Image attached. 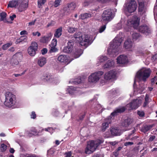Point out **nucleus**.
I'll use <instances>...</instances> for the list:
<instances>
[{
	"label": "nucleus",
	"mask_w": 157,
	"mask_h": 157,
	"mask_svg": "<svg viewBox=\"0 0 157 157\" xmlns=\"http://www.w3.org/2000/svg\"><path fill=\"white\" fill-rule=\"evenodd\" d=\"M26 157H38L37 156H36V155L34 154H30L29 155Z\"/></svg>",
	"instance_id": "obj_64"
},
{
	"label": "nucleus",
	"mask_w": 157,
	"mask_h": 157,
	"mask_svg": "<svg viewBox=\"0 0 157 157\" xmlns=\"http://www.w3.org/2000/svg\"><path fill=\"white\" fill-rule=\"evenodd\" d=\"M50 50L49 52L50 53L52 52H55L58 51V49L55 46H50L49 47Z\"/></svg>",
	"instance_id": "obj_39"
},
{
	"label": "nucleus",
	"mask_w": 157,
	"mask_h": 157,
	"mask_svg": "<svg viewBox=\"0 0 157 157\" xmlns=\"http://www.w3.org/2000/svg\"><path fill=\"white\" fill-rule=\"evenodd\" d=\"M76 88L73 86H70L67 88V91L71 95L75 93L76 91Z\"/></svg>",
	"instance_id": "obj_31"
},
{
	"label": "nucleus",
	"mask_w": 157,
	"mask_h": 157,
	"mask_svg": "<svg viewBox=\"0 0 157 157\" xmlns=\"http://www.w3.org/2000/svg\"><path fill=\"white\" fill-rule=\"evenodd\" d=\"M51 36L52 34L50 33L48 36L42 37L40 40V41L43 43H48L51 40Z\"/></svg>",
	"instance_id": "obj_27"
},
{
	"label": "nucleus",
	"mask_w": 157,
	"mask_h": 157,
	"mask_svg": "<svg viewBox=\"0 0 157 157\" xmlns=\"http://www.w3.org/2000/svg\"><path fill=\"white\" fill-rule=\"evenodd\" d=\"M79 44L81 46L85 47V49L90 45L93 42L87 34H83L79 36Z\"/></svg>",
	"instance_id": "obj_2"
},
{
	"label": "nucleus",
	"mask_w": 157,
	"mask_h": 157,
	"mask_svg": "<svg viewBox=\"0 0 157 157\" xmlns=\"http://www.w3.org/2000/svg\"><path fill=\"white\" fill-rule=\"evenodd\" d=\"M27 40L26 37L25 36H22L19 39L17 40L16 42V44H18L20 43H24L26 42Z\"/></svg>",
	"instance_id": "obj_32"
},
{
	"label": "nucleus",
	"mask_w": 157,
	"mask_h": 157,
	"mask_svg": "<svg viewBox=\"0 0 157 157\" xmlns=\"http://www.w3.org/2000/svg\"><path fill=\"white\" fill-rule=\"evenodd\" d=\"M73 43L72 41H69L67 43V46L64 47L63 52L66 53H70L73 50Z\"/></svg>",
	"instance_id": "obj_13"
},
{
	"label": "nucleus",
	"mask_w": 157,
	"mask_h": 157,
	"mask_svg": "<svg viewBox=\"0 0 157 157\" xmlns=\"http://www.w3.org/2000/svg\"><path fill=\"white\" fill-rule=\"evenodd\" d=\"M140 36V34L137 33H134L132 35V38L134 41L136 40Z\"/></svg>",
	"instance_id": "obj_38"
},
{
	"label": "nucleus",
	"mask_w": 157,
	"mask_h": 157,
	"mask_svg": "<svg viewBox=\"0 0 157 157\" xmlns=\"http://www.w3.org/2000/svg\"><path fill=\"white\" fill-rule=\"evenodd\" d=\"M95 144V143L94 141H91L86 148L85 152L87 154H90L94 151L97 148L96 147Z\"/></svg>",
	"instance_id": "obj_11"
},
{
	"label": "nucleus",
	"mask_w": 157,
	"mask_h": 157,
	"mask_svg": "<svg viewBox=\"0 0 157 157\" xmlns=\"http://www.w3.org/2000/svg\"><path fill=\"white\" fill-rule=\"evenodd\" d=\"M43 79L44 81H46L48 82H53L55 79L52 76L48 74H46L43 76Z\"/></svg>",
	"instance_id": "obj_22"
},
{
	"label": "nucleus",
	"mask_w": 157,
	"mask_h": 157,
	"mask_svg": "<svg viewBox=\"0 0 157 157\" xmlns=\"http://www.w3.org/2000/svg\"><path fill=\"white\" fill-rule=\"evenodd\" d=\"M28 0H23L18 7L19 11L22 12L26 10L28 7Z\"/></svg>",
	"instance_id": "obj_12"
},
{
	"label": "nucleus",
	"mask_w": 157,
	"mask_h": 157,
	"mask_svg": "<svg viewBox=\"0 0 157 157\" xmlns=\"http://www.w3.org/2000/svg\"><path fill=\"white\" fill-rule=\"evenodd\" d=\"M137 7V5L135 0H131L127 7L128 11L130 13L134 12Z\"/></svg>",
	"instance_id": "obj_9"
},
{
	"label": "nucleus",
	"mask_w": 157,
	"mask_h": 157,
	"mask_svg": "<svg viewBox=\"0 0 157 157\" xmlns=\"http://www.w3.org/2000/svg\"><path fill=\"white\" fill-rule=\"evenodd\" d=\"M37 35L38 36H40V33L38 31L36 32L35 33L33 32V36H36Z\"/></svg>",
	"instance_id": "obj_60"
},
{
	"label": "nucleus",
	"mask_w": 157,
	"mask_h": 157,
	"mask_svg": "<svg viewBox=\"0 0 157 157\" xmlns=\"http://www.w3.org/2000/svg\"><path fill=\"white\" fill-rule=\"evenodd\" d=\"M7 146L4 144H2L1 146L0 149L2 152H4L6 149Z\"/></svg>",
	"instance_id": "obj_46"
},
{
	"label": "nucleus",
	"mask_w": 157,
	"mask_h": 157,
	"mask_svg": "<svg viewBox=\"0 0 157 157\" xmlns=\"http://www.w3.org/2000/svg\"><path fill=\"white\" fill-rule=\"evenodd\" d=\"M21 55L20 53H16L14 55L10 60V63L13 66L17 65L18 64V58L21 56Z\"/></svg>",
	"instance_id": "obj_15"
},
{
	"label": "nucleus",
	"mask_w": 157,
	"mask_h": 157,
	"mask_svg": "<svg viewBox=\"0 0 157 157\" xmlns=\"http://www.w3.org/2000/svg\"><path fill=\"white\" fill-rule=\"evenodd\" d=\"M71 151L68 152H66L65 153V157H71Z\"/></svg>",
	"instance_id": "obj_55"
},
{
	"label": "nucleus",
	"mask_w": 157,
	"mask_h": 157,
	"mask_svg": "<svg viewBox=\"0 0 157 157\" xmlns=\"http://www.w3.org/2000/svg\"><path fill=\"white\" fill-rule=\"evenodd\" d=\"M134 144V143L132 142H126L124 143L125 146H128L129 145H132Z\"/></svg>",
	"instance_id": "obj_54"
},
{
	"label": "nucleus",
	"mask_w": 157,
	"mask_h": 157,
	"mask_svg": "<svg viewBox=\"0 0 157 157\" xmlns=\"http://www.w3.org/2000/svg\"><path fill=\"white\" fill-rule=\"evenodd\" d=\"M151 100V99L149 98V95L148 94H146L145 98V101L149 102Z\"/></svg>",
	"instance_id": "obj_52"
},
{
	"label": "nucleus",
	"mask_w": 157,
	"mask_h": 157,
	"mask_svg": "<svg viewBox=\"0 0 157 157\" xmlns=\"http://www.w3.org/2000/svg\"><path fill=\"white\" fill-rule=\"evenodd\" d=\"M47 62V60L46 58L44 57H40L38 59L37 63L40 67L43 66Z\"/></svg>",
	"instance_id": "obj_24"
},
{
	"label": "nucleus",
	"mask_w": 157,
	"mask_h": 157,
	"mask_svg": "<svg viewBox=\"0 0 157 157\" xmlns=\"http://www.w3.org/2000/svg\"><path fill=\"white\" fill-rule=\"evenodd\" d=\"M30 116L31 118L33 119H35L36 118V115L34 111L32 112L31 114L30 115Z\"/></svg>",
	"instance_id": "obj_53"
},
{
	"label": "nucleus",
	"mask_w": 157,
	"mask_h": 157,
	"mask_svg": "<svg viewBox=\"0 0 157 157\" xmlns=\"http://www.w3.org/2000/svg\"><path fill=\"white\" fill-rule=\"evenodd\" d=\"M123 40V38L117 36L113 40L111 43V46L113 48V51L115 52H118V48L121 44Z\"/></svg>",
	"instance_id": "obj_4"
},
{
	"label": "nucleus",
	"mask_w": 157,
	"mask_h": 157,
	"mask_svg": "<svg viewBox=\"0 0 157 157\" xmlns=\"http://www.w3.org/2000/svg\"><path fill=\"white\" fill-rule=\"evenodd\" d=\"M126 108L125 107H119L115 109L113 112L111 114V115L113 117L117 116L119 113H121L125 111Z\"/></svg>",
	"instance_id": "obj_14"
},
{
	"label": "nucleus",
	"mask_w": 157,
	"mask_h": 157,
	"mask_svg": "<svg viewBox=\"0 0 157 157\" xmlns=\"http://www.w3.org/2000/svg\"><path fill=\"white\" fill-rule=\"evenodd\" d=\"M153 127L152 124L147 125L145 124L143 125L141 128V131L145 133L150 130Z\"/></svg>",
	"instance_id": "obj_23"
},
{
	"label": "nucleus",
	"mask_w": 157,
	"mask_h": 157,
	"mask_svg": "<svg viewBox=\"0 0 157 157\" xmlns=\"http://www.w3.org/2000/svg\"><path fill=\"white\" fill-rule=\"evenodd\" d=\"M144 6H141L140 5V4H139V6L138 7L139 10V11L142 12V11L143 9H144Z\"/></svg>",
	"instance_id": "obj_59"
},
{
	"label": "nucleus",
	"mask_w": 157,
	"mask_h": 157,
	"mask_svg": "<svg viewBox=\"0 0 157 157\" xmlns=\"http://www.w3.org/2000/svg\"><path fill=\"white\" fill-rule=\"evenodd\" d=\"M113 14L111 10L108 9L104 10L102 15V18L103 21H109L112 19Z\"/></svg>",
	"instance_id": "obj_7"
},
{
	"label": "nucleus",
	"mask_w": 157,
	"mask_h": 157,
	"mask_svg": "<svg viewBox=\"0 0 157 157\" xmlns=\"http://www.w3.org/2000/svg\"><path fill=\"white\" fill-rule=\"evenodd\" d=\"M110 130L111 134L114 136H120L122 132L118 127H111Z\"/></svg>",
	"instance_id": "obj_18"
},
{
	"label": "nucleus",
	"mask_w": 157,
	"mask_h": 157,
	"mask_svg": "<svg viewBox=\"0 0 157 157\" xmlns=\"http://www.w3.org/2000/svg\"><path fill=\"white\" fill-rule=\"evenodd\" d=\"M108 58L106 56H101L99 58V61L100 63H102L108 60Z\"/></svg>",
	"instance_id": "obj_37"
},
{
	"label": "nucleus",
	"mask_w": 157,
	"mask_h": 157,
	"mask_svg": "<svg viewBox=\"0 0 157 157\" xmlns=\"http://www.w3.org/2000/svg\"><path fill=\"white\" fill-rule=\"evenodd\" d=\"M155 138V136H152L150 137L149 139V141H152Z\"/></svg>",
	"instance_id": "obj_62"
},
{
	"label": "nucleus",
	"mask_w": 157,
	"mask_h": 157,
	"mask_svg": "<svg viewBox=\"0 0 157 157\" xmlns=\"http://www.w3.org/2000/svg\"><path fill=\"white\" fill-rule=\"evenodd\" d=\"M103 73V72L99 71L92 74L88 77L89 81L91 82H96L99 80Z\"/></svg>",
	"instance_id": "obj_6"
},
{
	"label": "nucleus",
	"mask_w": 157,
	"mask_h": 157,
	"mask_svg": "<svg viewBox=\"0 0 157 157\" xmlns=\"http://www.w3.org/2000/svg\"><path fill=\"white\" fill-rule=\"evenodd\" d=\"M129 105L132 109H136L139 106V101L137 99H134L129 103Z\"/></svg>",
	"instance_id": "obj_21"
},
{
	"label": "nucleus",
	"mask_w": 157,
	"mask_h": 157,
	"mask_svg": "<svg viewBox=\"0 0 157 157\" xmlns=\"http://www.w3.org/2000/svg\"><path fill=\"white\" fill-rule=\"evenodd\" d=\"M60 12L61 13L59 15V16L60 17H63L65 15H69L71 12L67 5L64 6L63 8L60 10Z\"/></svg>",
	"instance_id": "obj_20"
},
{
	"label": "nucleus",
	"mask_w": 157,
	"mask_h": 157,
	"mask_svg": "<svg viewBox=\"0 0 157 157\" xmlns=\"http://www.w3.org/2000/svg\"><path fill=\"white\" fill-rule=\"evenodd\" d=\"M73 56L75 58H78V49L76 50L75 52L74 51Z\"/></svg>",
	"instance_id": "obj_51"
},
{
	"label": "nucleus",
	"mask_w": 157,
	"mask_h": 157,
	"mask_svg": "<svg viewBox=\"0 0 157 157\" xmlns=\"http://www.w3.org/2000/svg\"><path fill=\"white\" fill-rule=\"evenodd\" d=\"M132 122V120L131 118L128 117L122 121L121 125L123 127H127L131 124Z\"/></svg>",
	"instance_id": "obj_25"
},
{
	"label": "nucleus",
	"mask_w": 157,
	"mask_h": 157,
	"mask_svg": "<svg viewBox=\"0 0 157 157\" xmlns=\"http://www.w3.org/2000/svg\"><path fill=\"white\" fill-rule=\"evenodd\" d=\"M44 130L46 131L49 132H51L52 131L53 129L52 128L49 127L47 128H45Z\"/></svg>",
	"instance_id": "obj_58"
},
{
	"label": "nucleus",
	"mask_w": 157,
	"mask_h": 157,
	"mask_svg": "<svg viewBox=\"0 0 157 157\" xmlns=\"http://www.w3.org/2000/svg\"><path fill=\"white\" fill-rule=\"evenodd\" d=\"M5 97V105L9 107H11L15 103V96L11 93L7 92L6 93Z\"/></svg>",
	"instance_id": "obj_3"
},
{
	"label": "nucleus",
	"mask_w": 157,
	"mask_h": 157,
	"mask_svg": "<svg viewBox=\"0 0 157 157\" xmlns=\"http://www.w3.org/2000/svg\"><path fill=\"white\" fill-rule=\"evenodd\" d=\"M57 59L59 62L64 64H67L70 63V62L69 61L67 57L65 55H61L59 56Z\"/></svg>",
	"instance_id": "obj_19"
},
{
	"label": "nucleus",
	"mask_w": 157,
	"mask_h": 157,
	"mask_svg": "<svg viewBox=\"0 0 157 157\" xmlns=\"http://www.w3.org/2000/svg\"><path fill=\"white\" fill-rule=\"evenodd\" d=\"M61 0H56L54 2V6L55 7H57L60 5V3Z\"/></svg>",
	"instance_id": "obj_43"
},
{
	"label": "nucleus",
	"mask_w": 157,
	"mask_h": 157,
	"mask_svg": "<svg viewBox=\"0 0 157 157\" xmlns=\"http://www.w3.org/2000/svg\"><path fill=\"white\" fill-rule=\"evenodd\" d=\"M151 73L150 69H141L137 72L136 77L140 80L145 82L150 76Z\"/></svg>",
	"instance_id": "obj_1"
},
{
	"label": "nucleus",
	"mask_w": 157,
	"mask_h": 157,
	"mask_svg": "<svg viewBox=\"0 0 157 157\" xmlns=\"http://www.w3.org/2000/svg\"><path fill=\"white\" fill-rule=\"evenodd\" d=\"M81 19L82 20H85L91 17V15L90 13H84L81 15Z\"/></svg>",
	"instance_id": "obj_34"
},
{
	"label": "nucleus",
	"mask_w": 157,
	"mask_h": 157,
	"mask_svg": "<svg viewBox=\"0 0 157 157\" xmlns=\"http://www.w3.org/2000/svg\"><path fill=\"white\" fill-rule=\"evenodd\" d=\"M139 32L146 34L150 33V30L146 25H143L140 26L138 29Z\"/></svg>",
	"instance_id": "obj_17"
},
{
	"label": "nucleus",
	"mask_w": 157,
	"mask_h": 157,
	"mask_svg": "<svg viewBox=\"0 0 157 157\" xmlns=\"http://www.w3.org/2000/svg\"><path fill=\"white\" fill-rule=\"evenodd\" d=\"M38 44L36 42H33L31 46L28 49V52L29 55L32 56H34L37 50Z\"/></svg>",
	"instance_id": "obj_8"
},
{
	"label": "nucleus",
	"mask_w": 157,
	"mask_h": 157,
	"mask_svg": "<svg viewBox=\"0 0 157 157\" xmlns=\"http://www.w3.org/2000/svg\"><path fill=\"white\" fill-rule=\"evenodd\" d=\"M137 114L140 117H144L145 113L143 111H137Z\"/></svg>",
	"instance_id": "obj_48"
},
{
	"label": "nucleus",
	"mask_w": 157,
	"mask_h": 157,
	"mask_svg": "<svg viewBox=\"0 0 157 157\" xmlns=\"http://www.w3.org/2000/svg\"><path fill=\"white\" fill-rule=\"evenodd\" d=\"M114 64V62L113 61H108L107 63L104 65V68H107L112 67Z\"/></svg>",
	"instance_id": "obj_35"
},
{
	"label": "nucleus",
	"mask_w": 157,
	"mask_h": 157,
	"mask_svg": "<svg viewBox=\"0 0 157 157\" xmlns=\"http://www.w3.org/2000/svg\"><path fill=\"white\" fill-rule=\"evenodd\" d=\"M94 142L96 144V147H98L100 144L103 142V140L101 139H98Z\"/></svg>",
	"instance_id": "obj_40"
},
{
	"label": "nucleus",
	"mask_w": 157,
	"mask_h": 157,
	"mask_svg": "<svg viewBox=\"0 0 157 157\" xmlns=\"http://www.w3.org/2000/svg\"><path fill=\"white\" fill-rule=\"evenodd\" d=\"M62 27H60L57 29L54 34V36L57 37L59 38L62 34Z\"/></svg>",
	"instance_id": "obj_30"
},
{
	"label": "nucleus",
	"mask_w": 157,
	"mask_h": 157,
	"mask_svg": "<svg viewBox=\"0 0 157 157\" xmlns=\"http://www.w3.org/2000/svg\"><path fill=\"white\" fill-rule=\"evenodd\" d=\"M66 5L71 12L75 10L76 6V4L74 2L68 3Z\"/></svg>",
	"instance_id": "obj_29"
},
{
	"label": "nucleus",
	"mask_w": 157,
	"mask_h": 157,
	"mask_svg": "<svg viewBox=\"0 0 157 157\" xmlns=\"http://www.w3.org/2000/svg\"><path fill=\"white\" fill-rule=\"evenodd\" d=\"M18 1L15 0H13L10 1L9 2V4L8 5L7 7H10L11 8L15 7L18 5Z\"/></svg>",
	"instance_id": "obj_28"
},
{
	"label": "nucleus",
	"mask_w": 157,
	"mask_h": 157,
	"mask_svg": "<svg viewBox=\"0 0 157 157\" xmlns=\"http://www.w3.org/2000/svg\"><path fill=\"white\" fill-rule=\"evenodd\" d=\"M36 21V19H35L34 21L29 23V25H32L35 24Z\"/></svg>",
	"instance_id": "obj_63"
},
{
	"label": "nucleus",
	"mask_w": 157,
	"mask_h": 157,
	"mask_svg": "<svg viewBox=\"0 0 157 157\" xmlns=\"http://www.w3.org/2000/svg\"><path fill=\"white\" fill-rule=\"evenodd\" d=\"M157 77L156 76H155L153 78L151 79V82L152 85H154L155 83L156 84H157Z\"/></svg>",
	"instance_id": "obj_45"
},
{
	"label": "nucleus",
	"mask_w": 157,
	"mask_h": 157,
	"mask_svg": "<svg viewBox=\"0 0 157 157\" xmlns=\"http://www.w3.org/2000/svg\"><path fill=\"white\" fill-rule=\"evenodd\" d=\"M12 45L11 43H9L5 44L3 45L2 47V48L3 50H6L10 46Z\"/></svg>",
	"instance_id": "obj_42"
},
{
	"label": "nucleus",
	"mask_w": 157,
	"mask_h": 157,
	"mask_svg": "<svg viewBox=\"0 0 157 157\" xmlns=\"http://www.w3.org/2000/svg\"><path fill=\"white\" fill-rule=\"evenodd\" d=\"M140 18L136 16H134L132 19L128 20L127 21V26L137 29L139 25Z\"/></svg>",
	"instance_id": "obj_5"
},
{
	"label": "nucleus",
	"mask_w": 157,
	"mask_h": 157,
	"mask_svg": "<svg viewBox=\"0 0 157 157\" xmlns=\"http://www.w3.org/2000/svg\"><path fill=\"white\" fill-rule=\"evenodd\" d=\"M116 72L114 70H111L106 73L104 75V78L106 80H109L114 78L116 76Z\"/></svg>",
	"instance_id": "obj_10"
},
{
	"label": "nucleus",
	"mask_w": 157,
	"mask_h": 157,
	"mask_svg": "<svg viewBox=\"0 0 157 157\" xmlns=\"http://www.w3.org/2000/svg\"><path fill=\"white\" fill-rule=\"evenodd\" d=\"M113 155L116 157H117L119 155V152L118 151L115 150V151L113 152Z\"/></svg>",
	"instance_id": "obj_61"
},
{
	"label": "nucleus",
	"mask_w": 157,
	"mask_h": 157,
	"mask_svg": "<svg viewBox=\"0 0 157 157\" xmlns=\"http://www.w3.org/2000/svg\"><path fill=\"white\" fill-rule=\"evenodd\" d=\"M117 60L118 63L121 64H124L128 62L127 57L123 55H121L117 57Z\"/></svg>",
	"instance_id": "obj_16"
},
{
	"label": "nucleus",
	"mask_w": 157,
	"mask_h": 157,
	"mask_svg": "<svg viewBox=\"0 0 157 157\" xmlns=\"http://www.w3.org/2000/svg\"><path fill=\"white\" fill-rule=\"evenodd\" d=\"M132 44L131 39H128L125 41L124 47L126 49L130 48L132 47Z\"/></svg>",
	"instance_id": "obj_26"
},
{
	"label": "nucleus",
	"mask_w": 157,
	"mask_h": 157,
	"mask_svg": "<svg viewBox=\"0 0 157 157\" xmlns=\"http://www.w3.org/2000/svg\"><path fill=\"white\" fill-rule=\"evenodd\" d=\"M57 43V40L56 39H53L51 44H50V46H56Z\"/></svg>",
	"instance_id": "obj_44"
},
{
	"label": "nucleus",
	"mask_w": 157,
	"mask_h": 157,
	"mask_svg": "<svg viewBox=\"0 0 157 157\" xmlns=\"http://www.w3.org/2000/svg\"><path fill=\"white\" fill-rule=\"evenodd\" d=\"M0 16L1 17V18L0 19V21H4V22H6L5 21V18L6 16V14L5 12H2L0 14Z\"/></svg>",
	"instance_id": "obj_36"
},
{
	"label": "nucleus",
	"mask_w": 157,
	"mask_h": 157,
	"mask_svg": "<svg viewBox=\"0 0 157 157\" xmlns=\"http://www.w3.org/2000/svg\"><path fill=\"white\" fill-rule=\"evenodd\" d=\"M55 151L53 149H50L48 151V154L53 155L55 152Z\"/></svg>",
	"instance_id": "obj_57"
},
{
	"label": "nucleus",
	"mask_w": 157,
	"mask_h": 157,
	"mask_svg": "<svg viewBox=\"0 0 157 157\" xmlns=\"http://www.w3.org/2000/svg\"><path fill=\"white\" fill-rule=\"evenodd\" d=\"M46 0H38V4L39 8H40L46 2Z\"/></svg>",
	"instance_id": "obj_41"
},
{
	"label": "nucleus",
	"mask_w": 157,
	"mask_h": 157,
	"mask_svg": "<svg viewBox=\"0 0 157 157\" xmlns=\"http://www.w3.org/2000/svg\"><path fill=\"white\" fill-rule=\"evenodd\" d=\"M48 52L46 48H44L41 50V52L43 55H44L46 54Z\"/></svg>",
	"instance_id": "obj_56"
},
{
	"label": "nucleus",
	"mask_w": 157,
	"mask_h": 157,
	"mask_svg": "<svg viewBox=\"0 0 157 157\" xmlns=\"http://www.w3.org/2000/svg\"><path fill=\"white\" fill-rule=\"evenodd\" d=\"M110 123V121H108L102 123L101 130L103 132L105 131L106 128L109 127V124Z\"/></svg>",
	"instance_id": "obj_33"
},
{
	"label": "nucleus",
	"mask_w": 157,
	"mask_h": 157,
	"mask_svg": "<svg viewBox=\"0 0 157 157\" xmlns=\"http://www.w3.org/2000/svg\"><path fill=\"white\" fill-rule=\"evenodd\" d=\"M77 29L72 28L71 27H69L68 29V31L70 33H73L75 32L76 30H77Z\"/></svg>",
	"instance_id": "obj_47"
},
{
	"label": "nucleus",
	"mask_w": 157,
	"mask_h": 157,
	"mask_svg": "<svg viewBox=\"0 0 157 157\" xmlns=\"http://www.w3.org/2000/svg\"><path fill=\"white\" fill-rule=\"evenodd\" d=\"M86 114V112H84L80 114V116H79V120H83L84 117L85 116Z\"/></svg>",
	"instance_id": "obj_50"
},
{
	"label": "nucleus",
	"mask_w": 157,
	"mask_h": 157,
	"mask_svg": "<svg viewBox=\"0 0 157 157\" xmlns=\"http://www.w3.org/2000/svg\"><path fill=\"white\" fill-rule=\"evenodd\" d=\"M106 28V25L101 26L99 29V32L100 33H101L103 32L105 30Z\"/></svg>",
	"instance_id": "obj_49"
}]
</instances>
